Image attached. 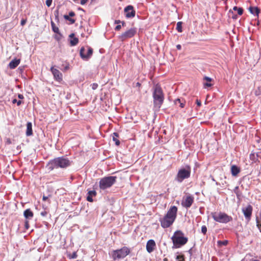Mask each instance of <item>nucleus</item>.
<instances>
[{
  "instance_id": "obj_1",
  "label": "nucleus",
  "mask_w": 261,
  "mask_h": 261,
  "mask_svg": "<svg viewBox=\"0 0 261 261\" xmlns=\"http://www.w3.org/2000/svg\"><path fill=\"white\" fill-rule=\"evenodd\" d=\"M177 210L176 206H171L165 216L160 219L161 225L163 228H166L172 225L176 218Z\"/></svg>"
},
{
  "instance_id": "obj_2",
  "label": "nucleus",
  "mask_w": 261,
  "mask_h": 261,
  "mask_svg": "<svg viewBox=\"0 0 261 261\" xmlns=\"http://www.w3.org/2000/svg\"><path fill=\"white\" fill-rule=\"evenodd\" d=\"M71 164V162L64 156L58 157L50 160L47 164V167L49 171L59 168H66Z\"/></svg>"
},
{
  "instance_id": "obj_3",
  "label": "nucleus",
  "mask_w": 261,
  "mask_h": 261,
  "mask_svg": "<svg viewBox=\"0 0 261 261\" xmlns=\"http://www.w3.org/2000/svg\"><path fill=\"white\" fill-rule=\"evenodd\" d=\"M152 96L154 107L160 109L164 100V94L160 85L156 84L153 87Z\"/></svg>"
},
{
  "instance_id": "obj_4",
  "label": "nucleus",
  "mask_w": 261,
  "mask_h": 261,
  "mask_svg": "<svg viewBox=\"0 0 261 261\" xmlns=\"http://www.w3.org/2000/svg\"><path fill=\"white\" fill-rule=\"evenodd\" d=\"M172 240L174 246L176 248H179L187 243L188 238L184 237V233L181 231L177 230L172 236Z\"/></svg>"
},
{
  "instance_id": "obj_5",
  "label": "nucleus",
  "mask_w": 261,
  "mask_h": 261,
  "mask_svg": "<svg viewBox=\"0 0 261 261\" xmlns=\"http://www.w3.org/2000/svg\"><path fill=\"white\" fill-rule=\"evenodd\" d=\"M191 167L190 165H187L185 167L179 169L175 177V180L179 182H181L184 179L190 177Z\"/></svg>"
},
{
  "instance_id": "obj_6",
  "label": "nucleus",
  "mask_w": 261,
  "mask_h": 261,
  "mask_svg": "<svg viewBox=\"0 0 261 261\" xmlns=\"http://www.w3.org/2000/svg\"><path fill=\"white\" fill-rule=\"evenodd\" d=\"M213 219L221 223H227L232 220V218L224 212H214L212 213Z\"/></svg>"
},
{
  "instance_id": "obj_7",
  "label": "nucleus",
  "mask_w": 261,
  "mask_h": 261,
  "mask_svg": "<svg viewBox=\"0 0 261 261\" xmlns=\"http://www.w3.org/2000/svg\"><path fill=\"white\" fill-rule=\"evenodd\" d=\"M116 176H106L100 179L99 181V188L101 190H106L111 187L116 181Z\"/></svg>"
},
{
  "instance_id": "obj_8",
  "label": "nucleus",
  "mask_w": 261,
  "mask_h": 261,
  "mask_svg": "<svg viewBox=\"0 0 261 261\" xmlns=\"http://www.w3.org/2000/svg\"><path fill=\"white\" fill-rule=\"evenodd\" d=\"M130 253V249L126 246L113 250L112 253V257L113 259L124 258Z\"/></svg>"
},
{
  "instance_id": "obj_9",
  "label": "nucleus",
  "mask_w": 261,
  "mask_h": 261,
  "mask_svg": "<svg viewBox=\"0 0 261 261\" xmlns=\"http://www.w3.org/2000/svg\"><path fill=\"white\" fill-rule=\"evenodd\" d=\"M137 30L136 28H131L125 32L122 33L121 35L119 36V39L122 41H125L127 39L133 37L136 34Z\"/></svg>"
},
{
  "instance_id": "obj_10",
  "label": "nucleus",
  "mask_w": 261,
  "mask_h": 261,
  "mask_svg": "<svg viewBox=\"0 0 261 261\" xmlns=\"http://www.w3.org/2000/svg\"><path fill=\"white\" fill-rule=\"evenodd\" d=\"M194 197L191 195H187L184 197L181 204V205L186 208H190L194 202Z\"/></svg>"
},
{
  "instance_id": "obj_11",
  "label": "nucleus",
  "mask_w": 261,
  "mask_h": 261,
  "mask_svg": "<svg viewBox=\"0 0 261 261\" xmlns=\"http://www.w3.org/2000/svg\"><path fill=\"white\" fill-rule=\"evenodd\" d=\"M50 71L53 74L54 78L55 81L60 83L63 80L62 73L57 69L55 68L54 66L50 68Z\"/></svg>"
},
{
  "instance_id": "obj_12",
  "label": "nucleus",
  "mask_w": 261,
  "mask_h": 261,
  "mask_svg": "<svg viewBox=\"0 0 261 261\" xmlns=\"http://www.w3.org/2000/svg\"><path fill=\"white\" fill-rule=\"evenodd\" d=\"M253 211V207L250 205H248L246 207L242 208V212L246 220L249 221L251 219Z\"/></svg>"
},
{
  "instance_id": "obj_13",
  "label": "nucleus",
  "mask_w": 261,
  "mask_h": 261,
  "mask_svg": "<svg viewBox=\"0 0 261 261\" xmlns=\"http://www.w3.org/2000/svg\"><path fill=\"white\" fill-rule=\"evenodd\" d=\"M85 51V48L84 47H82L80 49V54L83 59L87 60L92 56L93 54V49L91 47H89L86 54L84 53Z\"/></svg>"
},
{
  "instance_id": "obj_14",
  "label": "nucleus",
  "mask_w": 261,
  "mask_h": 261,
  "mask_svg": "<svg viewBox=\"0 0 261 261\" xmlns=\"http://www.w3.org/2000/svg\"><path fill=\"white\" fill-rule=\"evenodd\" d=\"M124 12L125 13V16L127 18L134 17L135 16V11L134 10V7L129 5L124 8Z\"/></svg>"
},
{
  "instance_id": "obj_15",
  "label": "nucleus",
  "mask_w": 261,
  "mask_h": 261,
  "mask_svg": "<svg viewBox=\"0 0 261 261\" xmlns=\"http://www.w3.org/2000/svg\"><path fill=\"white\" fill-rule=\"evenodd\" d=\"M155 247V243L153 240H149L146 244V250L148 252L151 253L152 252Z\"/></svg>"
},
{
  "instance_id": "obj_16",
  "label": "nucleus",
  "mask_w": 261,
  "mask_h": 261,
  "mask_svg": "<svg viewBox=\"0 0 261 261\" xmlns=\"http://www.w3.org/2000/svg\"><path fill=\"white\" fill-rule=\"evenodd\" d=\"M20 63V59H14L12 60L9 64V67L11 69L15 68Z\"/></svg>"
},
{
  "instance_id": "obj_17",
  "label": "nucleus",
  "mask_w": 261,
  "mask_h": 261,
  "mask_svg": "<svg viewBox=\"0 0 261 261\" xmlns=\"http://www.w3.org/2000/svg\"><path fill=\"white\" fill-rule=\"evenodd\" d=\"M75 14L74 12L71 11L69 13L68 15H65L64 16V18H65V19L69 21L71 24H73L75 23V20L74 19L71 18L70 17H73L75 16Z\"/></svg>"
},
{
  "instance_id": "obj_18",
  "label": "nucleus",
  "mask_w": 261,
  "mask_h": 261,
  "mask_svg": "<svg viewBox=\"0 0 261 261\" xmlns=\"http://www.w3.org/2000/svg\"><path fill=\"white\" fill-rule=\"evenodd\" d=\"M248 10L252 14L257 16V17L260 13V10L257 7L250 6L249 7Z\"/></svg>"
},
{
  "instance_id": "obj_19",
  "label": "nucleus",
  "mask_w": 261,
  "mask_h": 261,
  "mask_svg": "<svg viewBox=\"0 0 261 261\" xmlns=\"http://www.w3.org/2000/svg\"><path fill=\"white\" fill-rule=\"evenodd\" d=\"M23 215L26 220H28L32 219L34 216V214L30 208H28L24 211Z\"/></svg>"
},
{
  "instance_id": "obj_20",
  "label": "nucleus",
  "mask_w": 261,
  "mask_h": 261,
  "mask_svg": "<svg viewBox=\"0 0 261 261\" xmlns=\"http://www.w3.org/2000/svg\"><path fill=\"white\" fill-rule=\"evenodd\" d=\"M96 195V192L95 190H90L88 192V195L87 197V200L89 202H93V197H95Z\"/></svg>"
},
{
  "instance_id": "obj_21",
  "label": "nucleus",
  "mask_w": 261,
  "mask_h": 261,
  "mask_svg": "<svg viewBox=\"0 0 261 261\" xmlns=\"http://www.w3.org/2000/svg\"><path fill=\"white\" fill-rule=\"evenodd\" d=\"M240 172V169L236 165H232L231 167V174L236 176Z\"/></svg>"
},
{
  "instance_id": "obj_22",
  "label": "nucleus",
  "mask_w": 261,
  "mask_h": 261,
  "mask_svg": "<svg viewBox=\"0 0 261 261\" xmlns=\"http://www.w3.org/2000/svg\"><path fill=\"white\" fill-rule=\"evenodd\" d=\"M69 37L71 38V40L70 41L71 46H75L79 42V39L76 37H74V34L72 33L69 35Z\"/></svg>"
},
{
  "instance_id": "obj_23",
  "label": "nucleus",
  "mask_w": 261,
  "mask_h": 261,
  "mask_svg": "<svg viewBox=\"0 0 261 261\" xmlns=\"http://www.w3.org/2000/svg\"><path fill=\"white\" fill-rule=\"evenodd\" d=\"M32 134H33L32 124L31 122H29L27 124L26 135L28 136H31Z\"/></svg>"
},
{
  "instance_id": "obj_24",
  "label": "nucleus",
  "mask_w": 261,
  "mask_h": 261,
  "mask_svg": "<svg viewBox=\"0 0 261 261\" xmlns=\"http://www.w3.org/2000/svg\"><path fill=\"white\" fill-rule=\"evenodd\" d=\"M119 137V135L117 133H114L113 134V140L115 141V144L117 146H118L120 145V141L118 139V138Z\"/></svg>"
},
{
  "instance_id": "obj_25",
  "label": "nucleus",
  "mask_w": 261,
  "mask_h": 261,
  "mask_svg": "<svg viewBox=\"0 0 261 261\" xmlns=\"http://www.w3.org/2000/svg\"><path fill=\"white\" fill-rule=\"evenodd\" d=\"M204 79L207 82V83H205L204 84V87L205 88L210 87L212 86V84L210 83V82L212 80L211 78L207 77V76H205Z\"/></svg>"
},
{
  "instance_id": "obj_26",
  "label": "nucleus",
  "mask_w": 261,
  "mask_h": 261,
  "mask_svg": "<svg viewBox=\"0 0 261 261\" xmlns=\"http://www.w3.org/2000/svg\"><path fill=\"white\" fill-rule=\"evenodd\" d=\"M250 159L253 162H256L258 160V155L255 153H251L249 156Z\"/></svg>"
},
{
  "instance_id": "obj_27",
  "label": "nucleus",
  "mask_w": 261,
  "mask_h": 261,
  "mask_svg": "<svg viewBox=\"0 0 261 261\" xmlns=\"http://www.w3.org/2000/svg\"><path fill=\"white\" fill-rule=\"evenodd\" d=\"M175 104L177 105H179V107L181 108H183L184 107H185V101H182L179 98H177L176 99L175 101Z\"/></svg>"
},
{
  "instance_id": "obj_28",
  "label": "nucleus",
  "mask_w": 261,
  "mask_h": 261,
  "mask_svg": "<svg viewBox=\"0 0 261 261\" xmlns=\"http://www.w3.org/2000/svg\"><path fill=\"white\" fill-rule=\"evenodd\" d=\"M234 11H236L239 15H241L243 13V9L242 8H238L237 6H234L233 8Z\"/></svg>"
},
{
  "instance_id": "obj_29",
  "label": "nucleus",
  "mask_w": 261,
  "mask_h": 261,
  "mask_svg": "<svg viewBox=\"0 0 261 261\" xmlns=\"http://www.w3.org/2000/svg\"><path fill=\"white\" fill-rule=\"evenodd\" d=\"M176 29V30L179 33H181L182 32V22L179 21L177 23Z\"/></svg>"
},
{
  "instance_id": "obj_30",
  "label": "nucleus",
  "mask_w": 261,
  "mask_h": 261,
  "mask_svg": "<svg viewBox=\"0 0 261 261\" xmlns=\"http://www.w3.org/2000/svg\"><path fill=\"white\" fill-rule=\"evenodd\" d=\"M51 25L52 27L53 31L56 33H59V28L56 26L55 23L53 21L51 22Z\"/></svg>"
},
{
  "instance_id": "obj_31",
  "label": "nucleus",
  "mask_w": 261,
  "mask_h": 261,
  "mask_svg": "<svg viewBox=\"0 0 261 261\" xmlns=\"http://www.w3.org/2000/svg\"><path fill=\"white\" fill-rule=\"evenodd\" d=\"M201 232L204 234L205 235L207 232V227L205 225H203L201 227Z\"/></svg>"
},
{
  "instance_id": "obj_32",
  "label": "nucleus",
  "mask_w": 261,
  "mask_h": 261,
  "mask_svg": "<svg viewBox=\"0 0 261 261\" xmlns=\"http://www.w3.org/2000/svg\"><path fill=\"white\" fill-rule=\"evenodd\" d=\"M13 103H17V106H20L22 103V101L21 100H17L16 99H14L12 100Z\"/></svg>"
},
{
  "instance_id": "obj_33",
  "label": "nucleus",
  "mask_w": 261,
  "mask_h": 261,
  "mask_svg": "<svg viewBox=\"0 0 261 261\" xmlns=\"http://www.w3.org/2000/svg\"><path fill=\"white\" fill-rule=\"evenodd\" d=\"M177 261H185V258L183 255H177L176 256Z\"/></svg>"
},
{
  "instance_id": "obj_34",
  "label": "nucleus",
  "mask_w": 261,
  "mask_h": 261,
  "mask_svg": "<svg viewBox=\"0 0 261 261\" xmlns=\"http://www.w3.org/2000/svg\"><path fill=\"white\" fill-rule=\"evenodd\" d=\"M24 226L26 229H28L30 227L29 222L28 220H26L25 221Z\"/></svg>"
},
{
  "instance_id": "obj_35",
  "label": "nucleus",
  "mask_w": 261,
  "mask_h": 261,
  "mask_svg": "<svg viewBox=\"0 0 261 261\" xmlns=\"http://www.w3.org/2000/svg\"><path fill=\"white\" fill-rule=\"evenodd\" d=\"M53 0H46V5L47 7H50L51 5Z\"/></svg>"
},
{
  "instance_id": "obj_36",
  "label": "nucleus",
  "mask_w": 261,
  "mask_h": 261,
  "mask_svg": "<svg viewBox=\"0 0 261 261\" xmlns=\"http://www.w3.org/2000/svg\"><path fill=\"white\" fill-rule=\"evenodd\" d=\"M255 94L256 96L259 95L260 94H261V91H260V89L259 87L258 88V90L255 91Z\"/></svg>"
},
{
  "instance_id": "obj_37",
  "label": "nucleus",
  "mask_w": 261,
  "mask_h": 261,
  "mask_svg": "<svg viewBox=\"0 0 261 261\" xmlns=\"http://www.w3.org/2000/svg\"><path fill=\"white\" fill-rule=\"evenodd\" d=\"M27 20V19H22L20 22L21 25L22 26L24 25L26 23Z\"/></svg>"
},
{
  "instance_id": "obj_38",
  "label": "nucleus",
  "mask_w": 261,
  "mask_h": 261,
  "mask_svg": "<svg viewBox=\"0 0 261 261\" xmlns=\"http://www.w3.org/2000/svg\"><path fill=\"white\" fill-rule=\"evenodd\" d=\"M97 87H98V84H96V83H93V84L92 85V89H93V90L96 89Z\"/></svg>"
},
{
  "instance_id": "obj_39",
  "label": "nucleus",
  "mask_w": 261,
  "mask_h": 261,
  "mask_svg": "<svg viewBox=\"0 0 261 261\" xmlns=\"http://www.w3.org/2000/svg\"><path fill=\"white\" fill-rule=\"evenodd\" d=\"M47 213H48L47 212H46V211H44L40 213V214L42 216L45 217L47 215Z\"/></svg>"
},
{
  "instance_id": "obj_40",
  "label": "nucleus",
  "mask_w": 261,
  "mask_h": 261,
  "mask_svg": "<svg viewBox=\"0 0 261 261\" xmlns=\"http://www.w3.org/2000/svg\"><path fill=\"white\" fill-rule=\"evenodd\" d=\"M196 103L198 107H200L201 106V101L198 99H196Z\"/></svg>"
},
{
  "instance_id": "obj_41",
  "label": "nucleus",
  "mask_w": 261,
  "mask_h": 261,
  "mask_svg": "<svg viewBox=\"0 0 261 261\" xmlns=\"http://www.w3.org/2000/svg\"><path fill=\"white\" fill-rule=\"evenodd\" d=\"M121 29V25L118 24L115 28L116 31H119Z\"/></svg>"
},
{
  "instance_id": "obj_42",
  "label": "nucleus",
  "mask_w": 261,
  "mask_h": 261,
  "mask_svg": "<svg viewBox=\"0 0 261 261\" xmlns=\"http://www.w3.org/2000/svg\"><path fill=\"white\" fill-rule=\"evenodd\" d=\"M88 1V0H81L80 4L82 5H84L86 4Z\"/></svg>"
},
{
  "instance_id": "obj_43",
  "label": "nucleus",
  "mask_w": 261,
  "mask_h": 261,
  "mask_svg": "<svg viewBox=\"0 0 261 261\" xmlns=\"http://www.w3.org/2000/svg\"><path fill=\"white\" fill-rule=\"evenodd\" d=\"M6 142V144H8V145L12 144L11 140L10 138L7 139Z\"/></svg>"
},
{
  "instance_id": "obj_44",
  "label": "nucleus",
  "mask_w": 261,
  "mask_h": 261,
  "mask_svg": "<svg viewBox=\"0 0 261 261\" xmlns=\"http://www.w3.org/2000/svg\"><path fill=\"white\" fill-rule=\"evenodd\" d=\"M77 255L76 252H74L71 256V258H76L77 257Z\"/></svg>"
},
{
  "instance_id": "obj_45",
  "label": "nucleus",
  "mask_w": 261,
  "mask_h": 261,
  "mask_svg": "<svg viewBox=\"0 0 261 261\" xmlns=\"http://www.w3.org/2000/svg\"><path fill=\"white\" fill-rule=\"evenodd\" d=\"M47 199H48V197H47V196H45V195H43V196L42 200H43V201H46V200H47Z\"/></svg>"
},
{
  "instance_id": "obj_46",
  "label": "nucleus",
  "mask_w": 261,
  "mask_h": 261,
  "mask_svg": "<svg viewBox=\"0 0 261 261\" xmlns=\"http://www.w3.org/2000/svg\"><path fill=\"white\" fill-rule=\"evenodd\" d=\"M18 97L19 99H23L24 98L22 94H19Z\"/></svg>"
},
{
  "instance_id": "obj_47",
  "label": "nucleus",
  "mask_w": 261,
  "mask_h": 261,
  "mask_svg": "<svg viewBox=\"0 0 261 261\" xmlns=\"http://www.w3.org/2000/svg\"><path fill=\"white\" fill-rule=\"evenodd\" d=\"M176 48L178 49V50H180L181 49V46L180 44H178L176 45Z\"/></svg>"
},
{
  "instance_id": "obj_48",
  "label": "nucleus",
  "mask_w": 261,
  "mask_h": 261,
  "mask_svg": "<svg viewBox=\"0 0 261 261\" xmlns=\"http://www.w3.org/2000/svg\"><path fill=\"white\" fill-rule=\"evenodd\" d=\"M121 22V21L120 20H116L115 21V24H119Z\"/></svg>"
},
{
  "instance_id": "obj_49",
  "label": "nucleus",
  "mask_w": 261,
  "mask_h": 261,
  "mask_svg": "<svg viewBox=\"0 0 261 261\" xmlns=\"http://www.w3.org/2000/svg\"><path fill=\"white\" fill-rule=\"evenodd\" d=\"M219 243H221L222 244L225 245L227 244V241H224V242H219Z\"/></svg>"
},
{
  "instance_id": "obj_50",
  "label": "nucleus",
  "mask_w": 261,
  "mask_h": 261,
  "mask_svg": "<svg viewBox=\"0 0 261 261\" xmlns=\"http://www.w3.org/2000/svg\"><path fill=\"white\" fill-rule=\"evenodd\" d=\"M163 261H168V259L166 257L164 258Z\"/></svg>"
},
{
  "instance_id": "obj_51",
  "label": "nucleus",
  "mask_w": 261,
  "mask_h": 261,
  "mask_svg": "<svg viewBox=\"0 0 261 261\" xmlns=\"http://www.w3.org/2000/svg\"><path fill=\"white\" fill-rule=\"evenodd\" d=\"M121 23H122V26H124L125 25V23L124 21L121 22Z\"/></svg>"
},
{
  "instance_id": "obj_52",
  "label": "nucleus",
  "mask_w": 261,
  "mask_h": 261,
  "mask_svg": "<svg viewBox=\"0 0 261 261\" xmlns=\"http://www.w3.org/2000/svg\"><path fill=\"white\" fill-rule=\"evenodd\" d=\"M140 85H141L140 83H137V86H140Z\"/></svg>"
},
{
  "instance_id": "obj_53",
  "label": "nucleus",
  "mask_w": 261,
  "mask_h": 261,
  "mask_svg": "<svg viewBox=\"0 0 261 261\" xmlns=\"http://www.w3.org/2000/svg\"><path fill=\"white\" fill-rule=\"evenodd\" d=\"M68 69V66H66L65 68V70H67Z\"/></svg>"
},
{
  "instance_id": "obj_54",
  "label": "nucleus",
  "mask_w": 261,
  "mask_h": 261,
  "mask_svg": "<svg viewBox=\"0 0 261 261\" xmlns=\"http://www.w3.org/2000/svg\"><path fill=\"white\" fill-rule=\"evenodd\" d=\"M74 2H77L78 0H73Z\"/></svg>"
}]
</instances>
